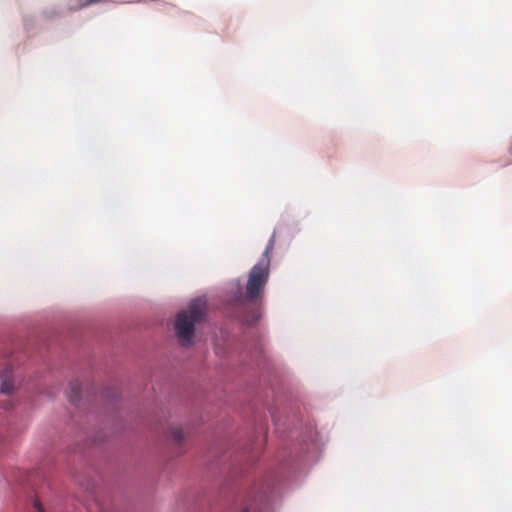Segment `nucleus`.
<instances>
[{
	"mask_svg": "<svg viewBox=\"0 0 512 512\" xmlns=\"http://www.w3.org/2000/svg\"><path fill=\"white\" fill-rule=\"evenodd\" d=\"M0 377H1L0 392L3 394L10 395L14 390L12 371L7 368L2 371Z\"/></svg>",
	"mask_w": 512,
	"mask_h": 512,
	"instance_id": "7ed1b4c3",
	"label": "nucleus"
},
{
	"mask_svg": "<svg viewBox=\"0 0 512 512\" xmlns=\"http://www.w3.org/2000/svg\"><path fill=\"white\" fill-rule=\"evenodd\" d=\"M207 303L203 298L192 300L187 309L178 312L175 320V332L182 346H189L195 332V325L206 317Z\"/></svg>",
	"mask_w": 512,
	"mask_h": 512,
	"instance_id": "f03ea898",
	"label": "nucleus"
},
{
	"mask_svg": "<svg viewBox=\"0 0 512 512\" xmlns=\"http://www.w3.org/2000/svg\"><path fill=\"white\" fill-rule=\"evenodd\" d=\"M170 435L173 438V440L178 444H180L184 439V433L182 428L180 427H172L170 429Z\"/></svg>",
	"mask_w": 512,
	"mask_h": 512,
	"instance_id": "39448f33",
	"label": "nucleus"
},
{
	"mask_svg": "<svg viewBox=\"0 0 512 512\" xmlns=\"http://www.w3.org/2000/svg\"><path fill=\"white\" fill-rule=\"evenodd\" d=\"M34 508L37 510V512H44L42 505L38 500L34 501Z\"/></svg>",
	"mask_w": 512,
	"mask_h": 512,
	"instance_id": "423d86ee",
	"label": "nucleus"
},
{
	"mask_svg": "<svg viewBox=\"0 0 512 512\" xmlns=\"http://www.w3.org/2000/svg\"><path fill=\"white\" fill-rule=\"evenodd\" d=\"M274 245L275 233L270 237L259 262L249 271L245 288V299L249 302H257L263 296L265 286L269 280L271 254Z\"/></svg>",
	"mask_w": 512,
	"mask_h": 512,
	"instance_id": "f257e3e1",
	"label": "nucleus"
},
{
	"mask_svg": "<svg viewBox=\"0 0 512 512\" xmlns=\"http://www.w3.org/2000/svg\"><path fill=\"white\" fill-rule=\"evenodd\" d=\"M101 0H98V2H100Z\"/></svg>",
	"mask_w": 512,
	"mask_h": 512,
	"instance_id": "6e6552de",
	"label": "nucleus"
},
{
	"mask_svg": "<svg viewBox=\"0 0 512 512\" xmlns=\"http://www.w3.org/2000/svg\"><path fill=\"white\" fill-rule=\"evenodd\" d=\"M243 512H248V510H247V509H245Z\"/></svg>",
	"mask_w": 512,
	"mask_h": 512,
	"instance_id": "0eeeda50",
	"label": "nucleus"
},
{
	"mask_svg": "<svg viewBox=\"0 0 512 512\" xmlns=\"http://www.w3.org/2000/svg\"><path fill=\"white\" fill-rule=\"evenodd\" d=\"M82 384L78 381H71L69 384V391L67 392L69 401L72 403H76L82 397Z\"/></svg>",
	"mask_w": 512,
	"mask_h": 512,
	"instance_id": "20e7f679",
	"label": "nucleus"
}]
</instances>
